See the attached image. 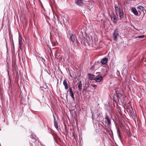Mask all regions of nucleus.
I'll return each instance as SVG.
<instances>
[{
	"label": "nucleus",
	"mask_w": 146,
	"mask_h": 146,
	"mask_svg": "<svg viewBox=\"0 0 146 146\" xmlns=\"http://www.w3.org/2000/svg\"><path fill=\"white\" fill-rule=\"evenodd\" d=\"M94 66H92L91 68H90V70H94Z\"/></svg>",
	"instance_id": "28"
},
{
	"label": "nucleus",
	"mask_w": 146,
	"mask_h": 146,
	"mask_svg": "<svg viewBox=\"0 0 146 146\" xmlns=\"http://www.w3.org/2000/svg\"><path fill=\"white\" fill-rule=\"evenodd\" d=\"M111 133L112 134H113L112 131V130H111V131H110V132L109 133H110V135Z\"/></svg>",
	"instance_id": "31"
},
{
	"label": "nucleus",
	"mask_w": 146,
	"mask_h": 146,
	"mask_svg": "<svg viewBox=\"0 0 146 146\" xmlns=\"http://www.w3.org/2000/svg\"><path fill=\"white\" fill-rule=\"evenodd\" d=\"M94 66H97V67H99L101 66V64L100 62L99 61H96L95 63Z\"/></svg>",
	"instance_id": "18"
},
{
	"label": "nucleus",
	"mask_w": 146,
	"mask_h": 146,
	"mask_svg": "<svg viewBox=\"0 0 146 146\" xmlns=\"http://www.w3.org/2000/svg\"><path fill=\"white\" fill-rule=\"evenodd\" d=\"M113 101L117 103L118 101H119V97L118 94L114 95L113 96Z\"/></svg>",
	"instance_id": "10"
},
{
	"label": "nucleus",
	"mask_w": 146,
	"mask_h": 146,
	"mask_svg": "<svg viewBox=\"0 0 146 146\" xmlns=\"http://www.w3.org/2000/svg\"><path fill=\"white\" fill-rule=\"evenodd\" d=\"M105 119L106 120L104 121V123H102L106 128L110 129L111 125V119L109 116L107 115V113L105 114Z\"/></svg>",
	"instance_id": "1"
},
{
	"label": "nucleus",
	"mask_w": 146,
	"mask_h": 146,
	"mask_svg": "<svg viewBox=\"0 0 146 146\" xmlns=\"http://www.w3.org/2000/svg\"><path fill=\"white\" fill-rule=\"evenodd\" d=\"M73 136L74 137H75V135H74V134H73Z\"/></svg>",
	"instance_id": "32"
},
{
	"label": "nucleus",
	"mask_w": 146,
	"mask_h": 146,
	"mask_svg": "<svg viewBox=\"0 0 146 146\" xmlns=\"http://www.w3.org/2000/svg\"><path fill=\"white\" fill-rule=\"evenodd\" d=\"M111 20L113 22L115 23H117V20L115 14L113 12L111 13Z\"/></svg>",
	"instance_id": "3"
},
{
	"label": "nucleus",
	"mask_w": 146,
	"mask_h": 146,
	"mask_svg": "<svg viewBox=\"0 0 146 146\" xmlns=\"http://www.w3.org/2000/svg\"><path fill=\"white\" fill-rule=\"evenodd\" d=\"M67 82V80L66 79H65L63 82V84L64 86V88L66 90H67L68 87L70 86V85H68Z\"/></svg>",
	"instance_id": "6"
},
{
	"label": "nucleus",
	"mask_w": 146,
	"mask_h": 146,
	"mask_svg": "<svg viewBox=\"0 0 146 146\" xmlns=\"http://www.w3.org/2000/svg\"><path fill=\"white\" fill-rule=\"evenodd\" d=\"M114 7L115 8V10L116 11H117L118 10L119 11V9H121L119 7H118L117 5L115 4H114Z\"/></svg>",
	"instance_id": "20"
},
{
	"label": "nucleus",
	"mask_w": 146,
	"mask_h": 146,
	"mask_svg": "<svg viewBox=\"0 0 146 146\" xmlns=\"http://www.w3.org/2000/svg\"><path fill=\"white\" fill-rule=\"evenodd\" d=\"M93 3V2L92 1L86 2V4L89 9H91L93 8L92 3Z\"/></svg>",
	"instance_id": "4"
},
{
	"label": "nucleus",
	"mask_w": 146,
	"mask_h": 146,
	"mask_svg": "<svg viewBox=\"0 0 146 146\" xmlns=\"http://www.w3.org/2000/svg\"><path fill=\"white\" fill-rule=\"evenodd\" d=\"M131 11L136 16L139 15L135 7H132L131 9Z\"/></svg>",
	"instance_id": "11"
},
{
	"label": "nucleus",
	"mask_w": 146,
	"mask_h": 146,
	"mask_svg": "<svg viewBox=\"0 0 146 146\" xmlns=\"http://www.w3.org/2000/svg\"><path fill=\"white\" fill-rule=\"evenodd\" d=\"M108 61V59L106 58H104L101 61V64H105Z\"/></svg>",
	"instance_id": "17"
},
{
	"label": "nucleus",
	"mask_w": 146,
	"mask_h": 146,
	"mask_svg": "<svg viewBox=\"0 0 146 146\" xmlns=\"http://www.w3.org/2000/svg\"><path fill=\"white\" fill-rule=\"evenodd\" d=\"M119 19L121 20L123 17V12L122 10L120 9L119 11Z\"/></svg>",
	"instance_id": "12"
},
{
	"label": "nucleus",
	"mask_w": 146,
	"mask_h": 146,
	"mask_svg": "<svg viewBox=\"0 0 146 146\" xmlns=\"http://www.w3.org/2000/svg\"><path fill=\"white\" fill-rule=\"evenodd\" d=\"M19 47L21 49V46H22V44H19Z\"/></svg>",
	"instance_id": "30"
},
{
	"label": "nucleus",
	"mask_w": 146,
	"mask_h": 146,
	"mask_svg": "<svg viewBox=\"0 0 146 146\" xmlns=\"http://www.w3.org/2000/svg\"><path fill=\"white\" fill-rule=\"evenodd\" d=\"M119 36L118 31L117 29H115L113 34V37L115 41H117V36Z\"/></svg>",
	"instance_id": "2"
},
{
	"label": "nucleus",
	"mask_w": 146,
	"mask_h": 146,
	"mask_svg": "<svg viewBox=\"0 0 146 146\" xmlns=\"http://www.w3.org/2000/svg\"><path fill=\"white\" fill-rule=\"evenodd\" d=\"M53 117L54 119V123H55V122H57V120L54 116L53 115Z\"/></svg>",
	"instance_id": "27"
},
{
	"label": "nucleus",
	"mask_w": 146,
	"mask_h": 146,
	"mask_svg": "<svg viewBox=\"0 0 146 146\" xmlns=\"http://www.w3.org/2000/svg\"><path fill=\"white\" fill-rule=\"evenodd\" d=\"M145 36L143 35H142L141 36H139L137 37H135V38H143Z\"/></svg>",
	"instance_id": "25"
},
{
	"label": "nucleus",
	"mask_w": 146,
	"mask_h": 146,
	"mask_svg": "<svg viewBox=\"0 0 146 146\" xmlns=\"http://www.w3.org/2000/svg\"><path fill=\"white\" fill-rule=\"evenodd\" d=\"M22 38L21 36H19V44H22Z\"/></svg>",
	"instance_id": "22"
},
{
	"label": "nucleus",
	"mask_w": 146,
	"mask_h": 146,
	"mask_svg": "<svg viewBox=\"0 0 146 146\" xmlns=\"http://www.w3.org/2000/svg\"><path fill=\"white\" fill-rule=\"evenodd\" d=\"M137 8L139 12H141V11H143L145 10L144 7L142 6H138Z\"/></svg>",
	"instance_id": "13"
},
{
	"label": "nucleus",
	"mask_w": 146,
	"mask_h": 146,
	"mask_svg": "<svg viewBox=\"0 0 146 146\" xmlns=\"http://www.w3.org/2000/svg\"><path fill=\"white\" fill-rule=\"evenodd\" d=\"M116 129L118 137L119 139L121 140L122 139V136L120 130L119 129V127H116Z\"/></svg>",
	"instance_id": "8"
},
{
	"label": "nucleus",
	"mask_w": 146,
	"mask_h": 146,
	"mask_svg": "<svg viewBox=\"0 0 146 146\" xmlns=\"http://www.w3.org/2000/svg\"><path fill=\"white\" fill-rule=\"evenodd\" d=\"M102 76L100 74H98L95 76V80L96 82H99L102 80Z\"/></svg>",
	"instance_id": "5"
},
{
	"label": "nucleus",
	"mask_w": 146,
	"mask_h": 146,
	"mask_svg": "<svg viewBox=\"0 0 146 146\" xmlns=\"http://www.w3.org/2000/svg\"><path fill=\"white\" fill-rule=\"evenodd\" d=\"M70 40L72 41V42H74V40L75 38L74 37H75V35H74L70 34Z\"/></svg>",
	"instance_id": "15"
},
{
	"label": "nucleus",
	"mask_w": 146,
	"mask_h": 146,
	"mask_svg": "<svg viewBox=\"0 0 146 146\" xmlns=\"http://www.w3.org/2000/svg\"><path fill=\"white\" fill-rule=\"evenodd\" d=\"M69 92V94L70 96L74 100V97L73 92L72 90V89L71 87L70 86L69 88V90L67 91V92Z\"/></svg>",
	"instance_id": "7"
},
{
	"label": "nucleus",
	"mask_w": 146,
	"mask_h": 146,
	"mask_svg": "<svg viewBox=\"0 0 146 146\" xmlns=\"http://www.w3.org/2000/svg\"><path fill=\"white\" fill-rule=\"evenodd\" d=\"M89 78L90 80H95V76L93 74H88Z\"/></svg>",
	"instance_id": "14"
},
{
	"label": "nucleus",
	"mask_w": 146,
	"mask_h": 146,
	"mask_svg": "<svg viewBox=\"0 0 146 146\" xmlns=\"http://www.w3.org/2000/svg\"><path fill=\"white\" fill-rule=\"evenodd\" d=\"M89 86V85L88 83H85V86L84 87L83 90L86 91V89H87Z\"/></svg>",
	"instance_id": "19"
},
{
	"label": "nucleus",
	"mask_w": 146,
	"mask_h": 146,
	"mask_svg": "<svg viewBox=\"0 0 146 146\" xmlns=\"http://www.w3.org/2000/svg\"><path fill=\"white\" fill-rule=\"evenodd\" d=\"M129 112L131 114H132L133 115H135V114L134 113L133 111L132 107H131V109L130 110Z\"/></svg>",
	"instance_id": "24"
},
{
	"label": "nucleus",
	"mask_w": 146,
	"mask_h": 146,
	"mask_svg": "<svg viewBox=\"0 0 146 146\" xmlns=\"http://www.w3.org/2000/svg\"><path fill=\"white\" fill-rule=\"evenodd\" d=\"M31 138L32 139V142H35L36 141V138L35 137H33V136H31Z\"/></svg>",
	"instance_id": "21"
},
{
	"label": "nucleus",
	"mask_w": 146,
	"mask_h": 146,
	"mask_svg": "<svg viewBox=\"0 0 146 146\" xmlns=\"http://www.w3.org/2000/svg\"><path fill=\"white\" fill-rule=\"evenodd\" d=\"M91 86L92 87H93V88H96V87L97 86L94 84H91Z\"/></svg>",
	"instance_id": "26"
},
{
	"label": "nucleus",
	"mask_w": 146,
	"mask_h": 146,
	"mask_svg": "<svg viewBox=\"0 0 146 146\" xmlns=\"http://www.w3.org/2000/svg\"><path fill=\"white\" fill-rule=\"evenodd\" d=\"M54 125L56 128L58 130V123L57 122H55V123H54Z\"/></svg>",
	"instance_id": "23"
},
{
	"label": "nucleus",
	"mask_w": 146,
	"mask_h": 146,
	"mask_svg": "<svg viewBox=\"0 0 146 146\" xmlns=\"http://www.w3.org/2000/svg\"><path fill=\"white\" fill-rule=\"evenodd\" d=\"M92 118L93 120L94 119V113L93 112H92Z\"/></svg>",
	"instance_id": "29"
},
{
	"label": "nucleus",
	"mask_w": 146,
	"mask_h": 146,
	"mask_svg": "<svg viewBox=\"0 0 146 146\" xmlns=\"http://www.w3.org/2000/svg\"><path fill=\"white\" fill-rule=\"evenodd\" d=\"M78 90L80 91H81L82 88V84L81 83V81H80L78 83Z\"/></svg>",
	"instance_id": "16"
},
{
	"label": "nucleus",
	"mask_w": 146,
	"mask_h": 146,
	"mask_svg": "<svg viewBox=\"0 0 146 146\" xmlns=\"http://www.w3.org/2000/svg\"><path fill=\"white\" fill-rule=\"evenodd\" d=\"M83 0H76L75 3L79 6H82L83 4Z\"/></svg>",
	"instance_id": "9"
}]
</instances>
